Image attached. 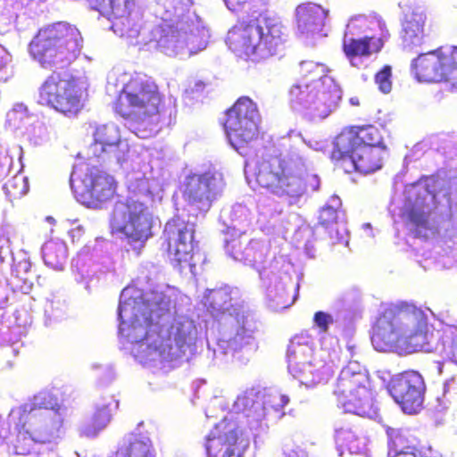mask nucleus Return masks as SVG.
Listing matches in <instances>:
<instances>
[{
	"label": "nucleus",
	"instance_id": "obj_19",
	"mask_svg": "<svg viewBox=\"0 0 457 457\" xmlns=\"http://www.w3.org/2000/svg\"><path fill=\"white\" fill-rule=\"evenodd\" d=\"M90 150L98 159H114L120 162L126 159L129 147L127 142L121 139L120 129L116 126L104 124L96 128Z\"/></svg>",
	"mask_w": 457,
	"mask_h": 457
},
{
	"label": "nucleus",
	"instance_id": "obj_34",
	"mask_svg": "<svg viewBox=\"0 0 457 457\" xmlns=\"http://www.w3.org/2000/svg\"><path fill=\"white\" fill-rule=\"evenodd\" d=\"M29 189L28 179L23 175H15L4 185V193L10 201L21 199Z\"/></svg>",
	"mask_w": 457,
	"mask_h": 457
},
{
	"label": "nucleus",
	"instance_id": "obj_18",
	"mask_svg": "<svg viewBox=\"0 0 457 457\" xmlns=\"http://www.w3.org/2000/svg\"><path fill=\"white\" fill-rule=\"evenodd\" d=\"M288 102L295 110L320 119L328 116L338 105H328V96L317 93L316 89L307 86L305 81L299 80L290 87Z\"/></svg>",
	"mask_w": 457,
	"mask_h": 457
},
{
	"label": "nucleus",
	"instance_id": "obj_24",
	"mask_svg": "<svg viewBox=\"0 0 457 457\" xmlns=\"http://www.w3.org/2000/svg\"><path fill=\"white\" fill-rule=\"evenodd\" d=\"M128 306L126 304H120L119 306L120 333L124 337H133L135 341L146 339L147 328L153 324L151 312L147 310L137 309L133 312V319L130 323L127 324L122 317L123 312H126Z\"/></svg>",
	"mask_w": 457,
	"mask_h": 457
},
{
	"label": "nucleus",
	"instance_id": "obj_42",
	"mask_svg": "<svg viewBox=\"0 0 457 457\" xmlns=\"http://www.w3.org/2000/svg\"><path fill=\"white\" fill-rule=\"evenodd\" d=\"M69 234L71 237L72 238V241H75V237H77V240H79L80 237L83 235V230L81 227H76L69 231Z\"/></svg>",
	"mask_w": 457,
	"mask_h": 457
},
{
	"label": "nucleus",
	"instance_id": "obj_15",
	"mask_svg": "<svg viewBox=\"0 0 457 457\" xmlns=\"http://www.w3.org/2000/svg\"><path fill=\"white\" fill-rule=\"evenodd\" d=\"M244 433L238 423L224 418L205 437L206 457H243L245 446Z\"/></svg>",
	"mask_w": 457,
	"mask_h": 457
},
{
	"label": "nucleus",
	"instance_id": "obj_32",
	"mask_svg": "<svg viewBox=\"0 0 457 457\" xmlns=\"http://www.w3.org/2000/svg\"><path fill=\"white\" fill-rule=\"evenodd\" d=\"M407 222L412 226L411 234L414 237H420L421 230L429 228L428 213L417 206H411L406 211Z\"/></svg>",
	"mask_w": 457,
	"mask_h": 457
},
{
	"label": "nucleus",
	"instance_id": "obj_5",
	"mask_svg": "<svg viewBox=\"0 0 457 457\" xmlns=\"http://www.w3.org/2000/svg\"><path fill=\"white\" fill-rule=\"evenodd\" d=\"M8 423L15 434L14 451L28 455L35 444H48L61 436L62 415L36 403H24L11 411Z\"/></svg>",
	"mask_w": 457,
	"mask_h": 457
},
{
	"label": "nucleus",
	"instance_id": "obj_26",
	"mask_svg": "<svg viewBox=\"0 0 457 457\" xmlns=\"http://www.w3.org/2000/svg\"><path fill=\"white\" fill-rule=\"evenodd\" d=\"M425 21L426 16L423 13H412L406 18L402 33L404 48L411 50L425 45L427 37L424 33Z\"/></svg>",
	"mask_w": 457,
	"mask_h": 457
},
{
	"label": "nucleus",
	"instance_id": "obj_22",
	"mask_svg": "<svg viewBox=\"0 0 457 457\" xmlns=\"http://www.w3.org/2000/svg\"><path fill=\"white\" fill-rule=\"evenodd\" d=\"M438 47L418 55L411 62L415 78L421 82H443L444 72L439 68Z\"/></svg>",
	"mask_w": 457,
	"mask_h": 457
},
{
	"label": "nucleus",
	"instance_id": "obj_20",
	"mask_svg": "<svg viewBox=\"0 0 457 457\" xmlns=\"http://www.w3.org/2000/svg\"><path fill=\"white\" fill-rule=\"evenodd\" d=\"M328 69L321 63L303 61L300 63L299 81L316 89L317 93L328 96V105L338 104L341 100V89L335 79L328 75Z\"/></svg>",
	"mask_w": 457,
	"mask_h": 457
},
{
	"label": "nucleus",
	"instance_id": "obj_37",
	"mask_svg": "<svg viewBox=\"0 0 457 457\" xmlns=\"http://www.w3.org/2000/svg\"><path fill=\"white\" fill-rule=\"evenodd\" d=\"M392 68L390 65H384L380 71L375 74V83L378 89L387 94L392 89Z\"/></svg>",
	"mask_w": 457,
	"mask_h": 457
},
{
	"label": "nucleus",
	"instance_id": "obj_35",
	"mask_svg": "<svg viewBox=\"0 0 457 457\" xmlns=\"http://www.w3.org/2000/svg\"><path fill=\"white\" fill-rule=\"evenodd\" d=\"M250 247L255 249V253L253 255L254 261H244V263L249 264L250 266L254 268L258 271L261 279L268 278V266L266 265V257L268 253L267 247L253 240L250 241Z\"/></svg>",
	"mask_w": 457,
	"mask_h": 457
},
{
	"label": "nucleus",
	"instance_id": "obj_44",
	"mask_svg": "<svg viewBox=\"0 0 457 457\" xmlns=\"http://www.w3.org/2000/svg\"><path fill=\"white\" fill-rule=\"evenodd\" d=\"M275 262V259H272V262H270L269 263V265H267V266H268V270H269V269H270V268L272 267V262Z\"/></svg>",
	"mask_w": 457,
	"mask_h": 457
},
{
	"label": "nucleus",
	"instance_id": "obj_33",
	"mask_svg": "<svg viewBox=\"0 0 457 457\" xmlns=\"http://www.w3.org/2000/svg\"><path fill=\"white\" fill-rule=\"evenodd\" d=\"M226 250L236 261L242 262H244V261H254L253 255L255 249L250 247V241L244 243L239 238H232L228 241Z\"/></svg>",
	"mask_w": 457,
	"mask_h": 457
},
{
	"label": "nucleus",
	"instance_id": "obj_10",
	"mask_svg": "<svg viewBox=\"0 0 457 457\" xmlns=\"http://www.w3.org/2000/svg\"><path fill=\"white\" fill-rule=\"evenodd\" d=\"M162 249L170 262L180 269L196 266L200 256L199 241L195 239V224L179 216L169 220L162 231Z\"/></svg>",
	"mask_w": 457,
	"mask_h": 457
},
{
	"label": "nucleus",
	"instance_id": "obj_13",
	"mask_svg": "<svg viewBox=\"0 0 457 457\" xmlns=\"http://www.w3.org/2000/svg\"><path fill=\"white\" fill-rule=\"evenodd\" d=\"M313 338L306 332L295 335L289 342L287 351V368L301 383H320L325 364L313 356Z\"/></svg>",
	"mask_w": 457,
	"mask_h": 457
},
{
	"label": "nucleus",
	"instance_id": "obj_1",
	"mask_svg": "<svg viewBox=\"0 0 457 457\" xmlns=\"http://www.w3.org/2000/svg\"><path fill=\"white\" fill-rule=\"evenodd\" d=\"M370 339L376 350L400 354L431 352L440 339L445 356L457 363V324L436 330L413 303L401 302L385 308L372 325Z\"/></svg>",
	"mask_w": 457,
	"mask_h": 457
},
{
	"label": "nucleus",
	"instance_id": "obj_11",
	"mask_svg": "<svg viewBox=\"0 0 457 457\" xmlns=\"http://www.w3.org/2000/svg\"><path fill=\"white\" fill-rule=\"evenodd\" d=\"M260 120L257 105L248 96L239 97L227 111L224 128L237 151L250 147L258 139Z\"/></svg>",
	"mask_w": 457,
	"mask_h": 457
},
{
	"label": "nucleus",
	"instance_id": "obj_7",
	"mask_svg": "<svg viewBox=\"0 0 457 457\" xmlns=\"http://www.w3.org/2000/svg\"><path fill=\"white\" fill-rule=\"evenodd\" d=\"M88 84L66 71H53L38 87L37 103L67 118L77 117L88 100Z\"/></svg>",
	"mask_w": 457,
	"mask_h": 457
},
{
	"label": "nucleus",
	"instance_id": "obj_3",
	"mask_svg": "<svg viewBox=\"0 0 457 457\" xmlns=\"http://www.w3.org/2000/svg\"><path fill=\"white\" fill-rule=\"evenodd\" d=\"M226 42L237 54L260 61L278 54L286 35L278 18L266 13L238 21L228 32Z\"/></svg>",
	"mask_w": 457,
	"mask_h": 457
},
{
	"label": "nucleus",
	"instance_id": "obj_43",
	"mask_svg": "<svg viewBox=\"0 0 457 457\" xmlns=\"http://www.w3.org/2000/svg\"><path fill=\"white\" fill-rule=\"evenodd\" d=\"M51 250V247L50 245H46L43 248V251H44V256L46 257L49 253L48 252Z\"/></svg>",
	"mask_w": 457,
	"mask_h": 457
},
{
	"label": "nucleus",
	"instance_id": "obj_41",
	"mask_svg": "<svg viewBox=\"0 0 457 457\" xmlns=\"http://www.w3.org/2000/svg\"><path fill=\"white\" fill-rule=\"evenodd\" d=\"M392 457H438L431 449L416 452H396Z\"/></svg>",
	"mask_w": 457,
	"mask_h": 457
},
{
	"label": "nucleus",
	"instance_id": "obj_4",
	"mask_svg": "<svg viewBox=\"0 0 457 457\" xmlns=\"http://www.w3.org/2000/svg\"><path fill=\"white\" fill-rule=\"evenodd\" d=\"M114 112L139 126L157 129L166 112L165 97L158 85L145 76L136 75L124 84L113 103Z\"/></svg>",
	"mask_w": 457,
	"mask_h": 457
},
{
	"label": "nucleus",
	"instance_id": "obj_27",
	"mask_svg": "<svg viewBox=\"0 0 457 457\" xmlns=\"http://www.w3.org/2000/svg\"><path fill=\"white\" fill-rule=\"evenodd\" d=\"M328 13V10L313 3L301 4L295 9L298 27L307 30L324 26Z\"/></svg>",
	"mask_w": 457,
	"mask_h": 457
},
{
	"label": "nucleus",
	"instance_id": "obj_14",
	"mask_svg": "<svg viewBox=\"0 0 457 457\" xmlns=\"http://www.w3.org/2000/svg\"><path fill=\"white\" fill-rule=\"evenodd\" d=\"M71 180L79 183L81 195L96 207L111 201L117 192L115 179L96 165H79L71 173Z\"/></svg>",
	"mask_w": 457,
	"mask_h": 457
},
{
	"label": "nucleus",
	"instance_id": "obj_31",
	"mask_svg": "<svg viewBox=\"0 0 457 457\" xmlns=\"http://www.w3.org/2000/svg\"><path fill=\"white\" fill-rule=\"evenodd\" d=\"M96 9L114 19L129 17L133 2L131 0H97Z\"/></svg>",
	"mask_w": 457,
	"mask_h": 457
},
{
	"label": "nucleus",
	"instance_id": "obj_6",
	"mask_svg": "<svg viewBox=\"0 0 457 457\" xmlns=\"http://www.w3.org/2000/svg\"><path fill=\"white\" fill-rule=\"evenodd\" d=\"M83 46L81 32L76 25L56 21L40 28L29 44L32 58L44 68L75 60Z\"/></svg>",
	"mask_w": 457,
	"mask_h": 457
},
{
	"label": "nucleus",
	"instance_id": "obj_28",
	"mask_svg": "<svg viewBox=\"0 0 457 457\" xmlns=\"http://www.w3.org/2000/svg\"><path fill=\"white\" fill-rule=\"evenodd\" d=\"M119 408V402L112 395L106 403L97 405L90 420L84 426L82 433L87 437L96 436L112 419V412Z\"/></svg>",
	"mask_w": 457,
	"mask_h": 457
},
{
	"label": "nucleus",
	"instance_id": "obj_8",
	"mask_svg": "<svg viewBox=\"0 0 457 457\" xmlns=\"http://www.w3.org/2000/svg\"><path fill=\"white\" fill-rule=\"evenodd\" d=\"M110 228L112 233L122 235L121 239L129 245L127 251L138 255L153 236V216L145 204L129 196L114 204Z\"/></svg>",
	"mask_w": 457,
	"mask_h": 457
},
{
	"label": "nucleus",
	"instance_id": "obj_9",
	"mask_svg": "<svg viewBox=\"0 0 457 457\" xmlns=\"http://www.w3.org/2000/svg\"><path fill=\"white\" fill-rule=\"evenodd\" d=\"M337 405L345 412L361 417L376 413L374 392L369 374L359 367L348 364L340 371L333 388Z\"/></svg>",
	"mask_w": 457,
	"mask_h": 457
},
{
	"label": "nucleus",
	"instance_id": "obj_30",
	"mask_svg": "<svg viewBox=\"0 0 457 457\" xmlns=\"http://www.w3.org/2000/svg\"><path fill=\"white\" fill-rule=\"evenodd\" d=\"M439 68L443 82L449 83L457 90V46H444L438 47Z\"/></svg>",
	"mask_w": 457,
	"mask_h": 457
},
{
	"label": "nucleus",
	"instance_id": "obj_40",
	"mask_svg": "<svg viewBox=\"0 0 457 457\" xmlns=\"http://www.w3.org/2000/svg\"><path fill=\"white\" fill-rule=\"evenodd\" d=\"M10 62V55L6 49L0 45V81L7 79V67Z\"/></svg>",
	"mask_w": 457,
	"mask_h": 457
},
{
	"label": "nucleus",
	"instance_id": "obj_12",
	"mask_svg": "<svg viewBox=\"0 0 457 457\" xmlns=\"http://www.w3.org/2000/svg\"><path fill=\"white\" fill-rule=\"evenodd\" d=\"M223 175L215 169L190 172L182 184V197L196 215L207 213L225 187Z\"/></svg>",
	"mask_w": 457,
	"mask_h": 457
},
{
	"label": "nucleus",
	"instance_id": "obj_36",
	"mask_svg": "<svg viewBox=\"0 0 457 457\" xmlns=\"http://www.w3.org/2000/svg\"><path fill=\"white\" fill-rule=\"evenodd\" d=\"M166 337L162 338V345L171 350L173 345L179 349L184 347L187 335L181 325H170L165 329Z\"/></svg>",
	"mask_w": 457,
	"mask_h": 457
},
{
	"label": "nucleus",
	"instance_id": "obj_21",
	"mask_svg": "<svg viewBox=\"0 0 457 457\" xmlns=\"http://www.w3.org/2000/svg\"><path fill=\"white\" fill-rule=\"evenodd\" d=\"M334 144L338 145L341 153H345V151H347L350 145L355 147H381V150H386V145H383L381 129L374 125L353 126L345 129L337 136Z\"/></svg>",
	"mask_w": 457,
	"mask_h": 457
},
{
	"label": "nucleus",
	"instance_id": "obj_2",
	"mask_svg": "<svg viewBox=\"0 0 457 457\" xmlns=\"http://www.w3.org/2000/svg\"><path fill=\"white\" fill-rule=\"evenodd\" d=\"M253 176L258 187L289 200H297L320 187L319 177L308 171L304 159L297 154L262 160Z\"/></svg>",
	"mask_w": 457,
	"mask_h": 457
},
{
	"label": "nucleus",
	"instance_id": "obj_29",
	"mask_svg": "<svg viewBox=\"0 0 457 457\" xmlns=\"http://www.w3.org/2000/svg\"><path fill=\"white\" fill-rule=\"evenodd\" d=\"M362 437V428L357 423L341 426L335 432V440L338 447L351 453H357L361 450Z\"/></svg>",
	"mask_w": 457,
	"mask_h": 457
},
{
	"label": "nucleus",
	"instance_id": "obj_39",
	"mask_svg": "<svg viewBox=\"0 0 457 457\" xmlns=\"http://www.w3.org/2000/svg\"><path fill=\"white\" fill-rule=\"evenodd\" d=\"M334 321L333 317L322 311L316 312L313 316V322L318 327L320 333H327L328 327Z\"/></svg>",
	"mask_w": 457,
	"mask_h": 457
},
{
	"label": "nucleus",
	"instance_id": "obj_17",
	"mask_svg": "<svg viewBox=\"0 0 457 457\" xmlns=\"http://www.w3.org/2000/svg\"><path fill=\"white\" fill-rule=\"evenodd\" d=\"M383 151L373 147L350 145L349 149L345 151V153H341L338 145L334 144L330 159L337 167L344 170L346 173L358 171L362 174H370L382 168Z\"/></svg>",
	"mask_w": 457,
	"mask_h": 457
},
{
	"label": "nucleus",
	"instance_id": "obj_25",
	"mask_svg": "<svg viewBox=\"0 0 457 457\" xmlns=\"http://www.w3.org/2000/svg\"><path fill=\"white\" fill-rule=\"evenodd\" d=\"M115 457H156V453L149 437L131 433L119 445Z\"/></svg>",
	"mask_w": 457,
	"mask_h": 457
},
{
	"label": "nucleus",
	"instance_id": "obj_16",
	"mask_svg": "<svg viewBox=\"0 0 457 457\" xmlns=\"http://www.w3.org/2000/svg\"><path fill=\"white\" fill-rule=\"evenodd\" d=\"M388 392L407 414H416L423 408L426 384L418 371L405 370L392 378Z\"/></svg>",
	"mask_w": 457,
	"mask_h": 457
},
{
	"label": "nucleus",
	"instance_id": "obj_23",
	"mask_svg": "<svg viewBox=\"0 0 457 457\" xmlns=\"http://www.w3.org/2000/svg\"><path fill=\"white\" fill-rule=\"evenodd\" d=\"M383 47V38L376 36L345 38L342 44V50L352 65L356 58L369 57L379 53Z\"/></svg>",
	"mask_w": 457,
	"mask_h": 457
},
{
	"label": "nucleus",
	"instance_id": "obj_38",
	"mask_svg": "<svg viewBox=\"0 0 457 457\" xmlns=\"http://www.w3.org/2000/svg\"><path fill=\"white\" fill-rule=\"evenodd\" d=\"M338 211L331 206L323 207L319 213V224L326 228L337 223Z\"/></svg>",
	"mask_w": 457,
	"mask_h": 457
}]
</instances>
